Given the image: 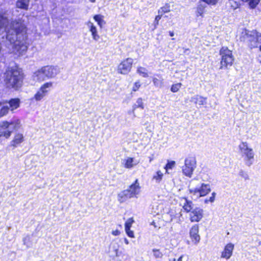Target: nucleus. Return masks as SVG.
<instances>
[{"mask_svg":"<svg viewBox=\"0 0 261 261\" xmlns=\"http://www.w3.org/2000/svg\"><path fill=\"white\" fill-rule=\"evenodd\" d=\"M141 86V84L139 81L135 82L133 87V91H137Z\"/></svg>","mask_w":261,"mask_h":261,"instance_id":"nucleus-40","label":"nucleus"},{"mask_svg":"<svg viewBox=\"0 0 261 261\" xmlns=\"http://www.w3.org/2000/svg\"><path fill=\"white\" fill-rule=\"evenodd\" d=\"M89 1L91 3H94L95 2V0H89Z\"/></svg>","mask_w":261,"mask_h":261,"instance_id":"nucleus-49","label":"nucleus"},{"mask_svg":"<svg viewBox=\"0 0 261 261\" xmlns=\"http://www.w3.org/2000/svg\"><path fill=\"white\" fill-rule=\"evenodd\" d=\"M175 164V162L174 161H170L168 162L166 164L165 168L167 170L169 169H172V168L174 166Z\"/></svg>","mask_w":261,"mask_h":261,"instance_id":"nucleus-38","label":"nucleus"},{"mask_svg":"<svg viewBox=\"0 0 261 261\" xmlns=\"http://www.w3.org/2000/svg\"><path fill=\"white\" fill-rule=\"evenodd\" d=\"M203 217V210L200 207H196L191 212L190 219L192 222H198Z\"/></svg>","mask_w":261,"mask_h":261,"instance_id":"nucleus-14","label":"nucleus"},{"mask_svg":"<svg viewBox=\"0 0 261 261\" xmlns=\"http://www.w3.org/2000/svg\"><path fill=\"white\" fill-rule=\"evenodd\" d=\"M163 174L161 171H158L153 176V179H155L156 182L159 183L162 179Z\"/></svg>","mask_w":261,"mask_h":261,"instance_id":"nucleus-30","label":"nucleus"},{"mask_svg":"<svg viewBox=\"0 0 261 261\" xmlns=\"http://www.w3.org/2000/svg\"><path fill=\"white\" fill-rule=\"evenodd\" d=\"M152 252L154 257L156 258H162L163 255V253L159 249H153Z\"/></svg>","mask_w":261,"mask_h":261,"instance_id":"nucleus-32","label":"nucleus"},{"mask_svg":"<svg viewBox=\"0 0 261 261\" xmlns=\"http://www.w3.org/2000/svg\"><path fill=\"white\" fill-rule=\"evenodd\" d=\"M53 86L52 82H47L42 85L40 88L39 90L35 94L34 98L36 101H40L47 94L50 90V88Z\"/></svg>","mask_w":261,"mask_h":261,"instance_id":"nucleus-9","label":"nucleus"},{"mask_svg":"<svg viewBox=\"0 0 261 261\" xmlns=\"http://www.w3.org/2000/svg\"><path fill=\"white\" fill-rule=\"evenodd\" d=\"M181 83H177V84H174L172 86V87L171 88V91L173 92H176L179 90V89L181 87Z\"/></svg>","mask_w":261,"mask_h":261,"instance_id":"nucleus-34","label":"nucleus"},{"mask_svg":"<svg viewBox=\"0 0 261 261\" xmlns=\"http://www.w3.org/2000/svg\"><path fill=\"white\" fill-rule=\"evenodd\" d=\"M169 261H176V259L175 258H173L172 259H170Z\"/></svg>","mask_w":261,"mask_h":261,"instance_id":"nucleus-48","label":"nucleus"},{"mask_svg":"<svg viewBox=\"0 0 261 261\" xmlns=\"http://www.w3.org/2000/svg\"><path fill=\"white\" fill-rule=\"evenodd\" d=\"M182 258H183V255L180 256L177 259V261H182Z\"/></svg>","mask_w":261,"mask_h":261,"instance_id":"nucleus-44","label":"nucleus"},{"mask_svg":"<svg viewBox=\"0 0 261 261\" xmlns=\"http://www.w3.org/2000/svg\"><path fill=\"white\" fill-rule=\"evenodd\" d=\"M216 195V193L215 192H213L212 193V196L208 199V200L210 201V202H213L214 201Z\"/></svg>","mask_w":261,"mask_h":261,"instance_id":"nucleus-43","label":"nucleus"},{"mask_svg":"<svg viewBox=\"0 0 261 261\" xmlns=\"http://www.w3.org/2000/svg\"><path fill=\"white\" fill-rule=\"evenodd\" d=\"M174 35V32H169V35L171 37L173 36Z\"/></svg>","mask_w":261,"mask_h":261,"instance_id":"nucleus-46","label":"nucleus"},{"mask_svg":"<svg viewBox=\"0 0 261 261\" xmlns=\"http://www.w3.org/2000/svg\"><path fill=\"white\" fill-rule=\"evenodd\" d=\"M162 15L160 14H158L157 16H156L154 21V28L155 29L156 28V25L159 24V20L161 19Z\"/></svg>","mask_w":261,"mask_h":261,"instance_id":"nucleus-39","label":"nucleus"},{"mask_svg":"<svg viewBox=\"0 0 261 261\" xmlns=\"http://www.w3.org/2000/svg\"><path fill=\"white\" fill-rule=\"evenodd\" d=\"M234 249V245L232 243L227 244L221 254V257L225 258L226 259L230 258L232 255V251Z\"/></svg>","mask_w":261,"mask_h":261,"instance_id":"nucleus-15","label":"nucleus"},{"mask_svg":"<svg viewBox=\"0 0 261 261\" xmlns=\"http://www.w3.org/2000/svg\"><path fill=\"white\" fill-rule=\"evenodd\" d=\"M33 77L34 80L38 82H42L47 79L42 68L34 72Z\"/></svg>","mask_w":261,"mask_h":261,"instance_id":"nucleus-16","label":"nucleus"},{"mask_svg":"<svg viewBox=\"0 0 261 261\" xmlns=\"http://www.w3.org/2000/svg\"><path fill=\"white\" fill-rule=\"evenodd\" d=\"M42 68L47 79L55 77L60 72V69L57 66H46Z\"/></svg>","mask_w":261,"mask_h":261,"instance_id":"nucleus-12","label":"nucleus"},{"mask_svg":"<svg viewBox=\"0 0 261 261\" xmlns=\"http://www.w3.org/2000/svg\"><path fill=\"white\" fill-rule=\"evenodd\" d=\"M133 220H128L125 224V229H129L130 228Z\"/></svg>","mask_w":261,"mask_h":261,"instance_id":"nucleus-41","label":"nucleus"},{"mask_svg":"<svg viewBox=\"0 0 261 261\" xmlns=\"http://www.w3.org/2000/svg\"><path fill=\"white\" fill-rule=\"evenodd\" d=\"M111 233L113 235H114V230H112Z\"/></svg>","mask_w":261,"mask_h":261,"instance_id":"nucleus-51","label":"nucleus"},{"mask_svg":"<svg viewBox=\"0 0 261 261\" xmlns=\"http://www.w3.org/2000/svg\"><path fill=\"white\" fill-rule=\"evenodd\" d=\"M183 208L187 212L192 211L193 208V203L191 201L188 200L187 198H185V202L183 205Z\"/></svg>","mask_w":261,"mask_h":261,"instance_id":"nucleus-26","label":"nucleus"},{"mask_svg":"<svg viewBox=\"0 0 261 261\" xmlns=\"http://www.w3.org/2000/svg\"><path fill=\"white\" fill-rule=\"evenodd\" d=\"M133 108H134V110L137 108H140L142 109H144L143 100L141 98H139L137 99V100L136 103L134 105Z\"/></svg>","mask_w":261,"mask_h":261,"instance_id":"nucleus-31","label":"nucleus"},{"mask_svg":"<svg viewBox=\"0 0 261 261\" xmlns=\"http://www.w3.org/2000/svg\"><path fill=\"white\" fill-rule=\"evenodd\" d=\"M170 5L168 4H166L165 6L161 7L158 10V14H160L163 16V15L165 13L170 12Z\"/></svg>","mask_w":261,"mask_h":261,"instance_id":"nucleus-28","label":"nucleus"},{"mask_svg":"<svg viewBox=\"0 0 261 261\" xmlns=\"http://www.w3.org/2000/svg\"><path fill=\"white\" fill-rule=\"evenodd\" d=\"M23 140V135L17 134L15 135L14 139L11 141V144L12 146L16 147L17 145L22 143Z\"/></svg>","mask_w":261,"mask_h":261,"instance_id":"nucleus-22","label":"nucleus"},{"mask_svg":"<svg viewBox=\"0 0 261 261\" xmlns=\"http://www.w3.org/2000/svg\"><path fill=\"white\" fill-rule=\"evenodd\" d=\"M139 162L133 158L128 157L123 161V164L126 168L130 169L136 166Z\"/></svg>","mask_w":261,"mask_h":261,"instance_id":"nucleus-18","label":"nucleus"},{"mask_svg":"<svg viewBox=\"0 0 261 261\" xmlns=\"http://www.w3.org/2000/svg\"><path fill=\"white\" fill-rule=\"evenodd\" d=\"M243 2H248L250 9H254L257 6L260 0H241ZM229 3L231 6L236 9L240 6L239 3L236 2L234 0H229Z\"/></svg>","mask_w":261,"mask_h":261,"instance_id":"nucleus-13","label":"nucleus"},{"mask_svg":"<svg viewBox=\"0 0 261 261\" xmlns=\"http://www.w3.org/2000/svg\"><path fill=\"white\" fill-rule=\"evenodd\" d=\"M196 167V161L195 158L193 156L187 158L185 160V165L182 167V173L185 175L191 177Z\"/></svg>","mask_w":261,"mask_h":261,"instance_id":"nucleus-8","label":"nucleus"},{"mask_svg":"<svg viewBox=\"0 0 261 261\" xmlns=\"http://www.w3.org/2000/svg\"><path fill=\"white\" fill-rule=\"evenodd\" d=\"M188 50H189V49H185V53H186V51H188Z\"/></svg>","mask_w":261,"mask_h":261,"instance_id":"nucleus-52","label":"nucleus"},{"mask_svg":"<svg viewBox=\"0 0 261 261\" xmlns=\"http://www.w3.org/2000/svg\"><path fill=\"white\" fill-rule=\"evenodd\" d=\"M198 226L197 225H194L191 229L190 234L192 239H194L196 243L200 240V236L198 234Z\"/></svg>","mask_w":261,"mask_h":261,"instance_id":"nucleus-19","label":"nucleus"},{"mask_svg":"<svg viewBox=\"0 0 261 261\" xmlns=\"http://www.w3.org/2000/svg\"><path fill=\"white\" fill-rule=\"evenodd\" d=\"M240 39L246 42L251 48L257 47L261 41V34L256 31H250L245 29L241 33Z\"/></svg>","mask_w":261,"mask_h":261,"instance_id":"nucleus-3","label":"nucleus"},{"mask_svg":"<svg viewBox=\"0 0 261 261\" xmlns=\"http://www.w3.org/2000/svg\"><path fill=\"white\" fill-rule=\"evenodd\" d=\"M23 243L24 245L27 246V247H30V237L29 236H27L26 237L23 238Z\"/></svg>","mask_w":261,"mask_h":261,"instance_id":"nucleus-36","label":"nucleus"},{"mask_svg":"<svg viewBox=\"0 0 261 261\" xmlns=\"http://www.w3.org/2000/svg\"><path fill=\"white\" fill-rule=\"evenodd\" d=\"M87 25L89 28V31L91 33L92 38L96 41H98L99 39V36L97 33L96 27L90 21H89L87 22Z\"/></svg>","mask_w":261,"mask_h":261,"instance_id":"nucleus-17","label":"nucleus"},{"mask_svg":"<svg viewBox=\"0 0 261 261\" xmlns=\"http://www.w3.org/2000/svg\"><path fill=\"white\" fill-rule=\"evenodd\" d=\"M118 231L117 230H115V236L117 235L118 234Z\"/></svg>","mask_w":261,"mask_h":261,"instance_id":"nucleus-50","label":"nucleus"},{"mask_svg":"<svg viewBox=\"0 0 261 261\" xmlns=\"http://www.w3.org/2000/svg\"><path fill=\"white\" fill-rule=\"evenodd\" d=\"M211 191L210 186L208 184H202L199 188L190 189V192L199 197L204 196Z\"/></svg>","mask_w":261,"mask_h":261,"instance_id":"nucleus-10","label":"nucleus"},{"mask_svg":"<svg viewBox=\"0 0 261 261\" xmlns=\"http://www.w3.org/2000/svg\"><path fill=\"white\" fill-rule=\"evenodd\" d=\"M10 9L0 10V35L6 37V45L10 51L23 55L27 50L29 43L27 41L26 26L20 18L15 19L10 23Z\"/></svg>","mask_w":261,"mask_h":261,"instance_id":"nucleus-1","label":"nucleus"},{"mask_svg":"<svg viewBox=\"0 0 261 261\" xmlns=\"http://www.w3.org/2000/svg\"><path fill=\"white\" fill-rule=\"evenodd\" d=\"M220 54L221 56L220 69H227L228 67L231 66L234 61L232 51L226 47H222L220 50Z\"/></svg>","mask_w":261,"mask_h":261,"instance_id":"nucleus-7","label":"nucleus"},{"mask_svg":"<svg viewBox=\"0 0 261 261\" xmlns=\"http://www.w3.org/2000/svg\"><path fill=\"white\" fill-rule=\"evenodd\" d=\"M219 0H201L202 2L204 3L206 5L207 4L208 5H216Z\"/></svg>","mask_w":261,"mask_h":261,"instance_id":"nucleus-35","label":"nucleus"},{"mask_svg":"<svg viewBox=\"0 0 261 261\" xmlns=\"http://www.w3.org/2000/svg\"><path fill=\"white\" fill-rule=\"evenodd\" d=\"M4 81L9 89L18 90L23 85L24 74L17 66H9L4 73Z\"/></svg>","mask_w":261,"mask_h":261,"instance_id":"nucleus-2","label":"nucleus"},{"mask_svg":"<svg viewBox=\"0 0 261 261\" xmlns=\"http://www.w3.org/2000/svg\"><path fill=\"white\" fill-rule=\"evenodd\" d=\"M9 109H11V111L14 109H17L19 106L20 100L18 98L11 99L8 102L5 101Z\"/></svg>","mask_w":261,"mask_h":261,"instance_id":"nucleus-20","label":"nucleus"},{"mask_svg":"<svg viewBox=\"0 0 261 261\" xmlns=\"http://www.w3.org/2000/svg\"><path fill=\"white\" fill-rule=\"evenodd\" d=\"M206 7L205 4L202 3V2L200 0L198 3V5L197 8V16H202L204 12L205 8Z\"/></svg>","mask_w":261,"mask_h":261,"instance_id":"nucleus-25","label":"nucleus"},{"mask_svg":"<svg viewBox=\"0 0 261 261\" xmlns=\"http://www.w3.org/2000/svg\"><path fill=\"white\" fill-rule=\"evenodd\" d=\"M124 242L126 244H128L129 243V242L128 241V240L126 238H124Z\"/></svg>","mask_w":261,"mask_h":261,"instance_id":"nucleus-45","label":"nucleus"},{"mask_svg":"<svg viewBox=\"0 0 261 261\" xmlns=\"http://www.w3.org/2000/svg\"><path fill=\"white\" fill-rule=\"evenodd\" d=\"M20 126V121L14 119L10 122L4 121L0 122V138H9L14 130H18Z\"/></svg>","mask_w":261,"mask_h":261,"instance_id":"nucleus-4","label":"nucleus"},{"mask_svg":"<svg viewBox=\"0 0 261 261\" xmlns=\"http://www.w3.org/2000/svg\"><path fill=\"white\" fill-rule=\"evenodd\" d=\"M93 18L95 20V21L97 22L98 24L100 26V27L101 28L104 23L102 16H101V15H95L94 16Z\"/></svg>","mask_w":261,"mask_h":261,"instance_id":"nucleus-29","label":"nucleus"},{"mask_svg":"<svg viewBox=\"0 0 261 261\" xmlns=\"http://www.w3.org/2000/svg\"><path fill=\"white\" fill-rule=\"evenodd\" d=\"M137 71L140 75H141L143 77H147L149 76L148 74L147 70L144 67H138Z\"/></svg>","mask_w":261,"mask_h":261,"instance_id":"nucleus-27","label":"nucleus"},{"mask_svg":"<svg viewBox=\"0 0 261 261\" xmlns=\"http://www.w3.org/2000/svg\"><path fill=\"white\" fill-rule=\"evenodd\" d=\"M126 233L128 235V237L130 238H134V232L133 231L130 230V229H125Z\"/></svg>","mask_w":261,"mask_h":261,"instance_id":"nucleus-42","label":"nucleus"},{"mask_svg":"<svg viewBox=\"0 0 261 261\" xmlns=\"http://www.w3.org/2000/svg\"><path fill=\"white\" fill-rule=\"evenodd\" d=\"M239 148L245 164L248 167L251 166L254 162V153L253 149L248 147L246 142H242L239 145Z\"/></svg>","mask_w":261,"mask_h":261,"instance_id":"nucleus-5","label":"nucleus"},{"mask_svg":"<svg viewBox=\"0 0 261 261\" xmlns=\"http://www.w3.org/2000/svg\"><path fill=\"white\" fill-rule=\"evenodd\" d=\"M153 83L154 85L157 87H161L162 86V82L157 78L153 79Z\"/></svg>","mask_w":261,"mask_h":261,"instance_id":"nucleus-37","label":"nucleus"},{"mask_svg":"<svg viewBox=\"0 0 261 261\" xmlns=\"http://www.w3.org/2000/svg\"><path fill=\"white\" fill-rule=\"evenodd\" d=\"M30 0H17L16 3L17 8L28 10L29 8Z\"/></svg>","mask_w":261,"mask_h":261,"instance_id":"nucleus-23","label":"nucleus"},{"mask_svg":"<svg viewBox=\"0 0 261 261\" xmlns=\"http://www.w3.org/2000/svg\"><path fill=\"white\" fill-rule=\"evenodd\" d=\"M133 60L130 58L122 62L118 67V72L121 74H125L128 73L132 68Z\"/></svg>","mask_w":261,"mask_h":261,"instance_id":"nucleus-11","label":"nucleus"},{"mask_svg":"<svg viewBox=\"0 0 261 261\" xmlns=\"http://www.w3.org/2000/svg\"><path fill=\"white\" fill-rule=\"evenodd\" d=\"M239 175L243 178L245 180H248L249 179L248 173L242 169L240 170Z\"/></svg>","mask_w":261,"mask_h":261,"instance_id":"nucleus-33","label":"nucleus"},{"mask_svg":"<svg viewBox=\"0 0 261 261\" xmlns=\"http://www.w3.org/2000/svg\"><path fill=\"white\" fill-rule=\"evenodd\" d=\"M9 110L5 102L0 101V118L6 115Z\"/></svg>","mask_w":261,"mask_h":261,"instance_id":"nucleus-24","label":"nucleus"},{"mask_svg":"<svg viewBox=\"0 0 261 261\" xmlns=\"http://www.w3.org/2000/svg\"><path fill=\"white\" fill-rule=\"evenodd\" d=\"M190 101L195 104H198L199 105H203L206 103V99L198 95L192 97Z\"/></svg>","mask_w":261,"mask_h":261,"instance_id":"nucleus-21","label":"nucleus"},{"mask_svg":"<svg viewBox=\"0 0 261 261\" xmlns=\"http://www.w3.org/2000/svg\"><path fill=\"white\" fill-rule=\"evenodd\" d=\"M140 187L138 180L129 186L128 189L124 190L118 194V200L120 202H123L128 199L133 197L136 194H138L139 192Z\"/></svg>","mask_w":261,"mask_h":261,"instance_id":"nucleus-6","label":"nucleus"},{"mask_svg":"<svg viewBox=\"0 0 261 261\" xmlns=\"http://www.w3.org/2000/svg\"><path fill=\"white\" fill-rule=\"evenodd\" d=\"M210 201L208 200V199H206L204 201L205 203H207L209 202Z\"/></svg>","mask_w":261,"mask_h":261,"instance_id":"nucleus-47","label":"nucleus"}]
</instances>
